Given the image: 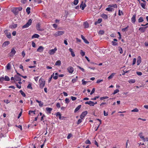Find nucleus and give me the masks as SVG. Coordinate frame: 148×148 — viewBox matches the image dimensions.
<instances>
[{"label":"nucleus","instance_id":"obj_25","mask_svg":"<svg viewBox=\"0 0 148 148\" xmlns=\"http://www.w3.org/2000/svg\"><path fill=\"white\" fill-rule=\"evenodd\" d=\"M81 105H79L74 110V112L75 113L77 111L81 108Z\"/></svg>","mask_w":148,"mask_h":148},{"label":"nucleus","instance_id":"obj_5","mask_svg":"<svg viewBox=\"0 0 148 148\" xmlns=\"http://www.w3.org/2000/svg\"><path fill=\"white\" fill-rule=\"evenodd\" d=\"M67 70L68 72L70 73H72L74 71L73 68L71 66H70L68 67Z\"/></svg>","mask_w":148,"mask_h":148},{"label":"nucleus","instance_id":"obj_46","mask_svg":"<svg viewBox=\"0 0 148 148\" xmlns=\"http://www.w3.org/2000/svg\"><path fill=\"white\" fill-rule=\"evenodd\" d=\"M119 92V90H118V89H116L114 91V92L113 93V95H114V94H116V93H118V92Z\"/></svg>","mask_w":148,"mask_h":148},{"label":"nucleus","instance_id":"obj_31","mask_svg":"<svg viewBox=\"0 0 148 148\" xmlns=\"http://www.w3.org/2000/svg\"><path fill=\"white\" fill-rule=\"evenodd\" d=\"M115 73H113L111 74V75L109 76L108 77V79H112L113 77L114 76V75H115Z\"/></svg>","mask_w":148,"mask_h":148},{"label":"nucleus","instance_id":"obj_41","mask_svg":"<svg viewBox=\"0 0 148 148\" xmlns=\"http://www.w3.org/2000/svg\"><path fill=\"white\" fill-rule=\"evenodd\" d=\"M140 5L144 9L145 8V3H140Z\"/></svg>","mask_w":148,"mask_h":148},{"label":"nucleus","instance_id":"obj_9","mask_svg":"<svg viewBox=\"0 0 148 148\" xmlns=\"http://www.w3.org/2000/svg\"><path fill=\"white\" fill-rule=\"evenodd\" d=\"M86 6V4L85 3H84L82 1L80 5V7L81 8L82 10H83Z\"/></svg>","mask_w":148,"mask_h":148},{"label":"nucleus","instance_id":"obj_61","mask_svg":"<svg viewBox=\"0 0 148 148\" xmlns=\"http://www.w3.org/2000/svg\"><path fill=\"white\" fill-rule=\"evenodd\" d=\"M4 80V78L3 77H0V81L2 82Z\"/></svg>","mask_w":148,"mask_h":148},{"label":"nucleus","instance_id":"obj_23","mask_svg":"<svg viewBox=\"0 0 148 148\" xmlns=\"http://www.w3.org/2000/svg\"><path fill=\"white\" fill-rule=\"evenodd\" d=\"M61 62L60 60H58L55 63V65L60 66L61 65Z\"/></svg>","mask_w":148,"mask_h":148},{"label":"nucleus","instance_id":"obj_35","mask_svg":"<svg viewBox=\"0 0 148 148\" xmlns=\"http://www.w3.org/2000/svg\"><path fill=\"white\" fill-rule=\"evenodd\" d=\"M36 29H37L38 30H40V31H41L42 30V29H40V25L39 24H38L37 25H36Z\"/></svg>","mask_w":148,"mask_h":148},{"label":"nucleus","instance_id":"obj_48","mask_svg":"<svg viewBox=\"0 0 148 148\" xmlns=\"http://www.w3.org/2000/svg\"><path fill=\"white\" fill-rule=\"evenodd\" d=\"M78 3V0H74L73 1V4L75 5H77Z\"/></svg>","mask_w":148,"mask_h":148},{"label":"nucleus","instance_id":"obj_54","mask_svg":"<svg viewBox=\"0 0 148 148\" xmlns=\"http://www.w3.org/2000/svg\"><path fill=\"white\" fill-rule=\"evenodd\" d=\"M85 143L86 144H91V142H90V141L89 140H87L85 141Z\"/></svg>","mask_w":148,"mask_h":148},{"label":"nucleus","instance_id":"obj_40","mask_svg":"<svg viewBox=\"0 0 148 148\" xmlns=\"http://www.w3.org/2000/svg\"><path fill=\"white\" fill-rule=\"evenodd\" d=\"M6 68L8 70H10L11 69V65L9 63H8L6 66Z\"/></svg>","mask_w":148,"mask_h":148},{"label":"nucleus","instance_id":"obj_3","mask_svg":"<svg viewBox=\"0 0 148 148\" xmlns=\"http://www.w3.org/2000/svg\"><path fill=\"white\" fill-rule=\"evenodd\" d=\"M57 50V49L56 47H55L53 49H51L49 50V53L51 55H53Z\"/></svg>","mask_w":148,"mask_h":148},{"label":"nucleus","instance_id":"obj_53","mask_svg":"<svg viewBox=\"0 0 148 148\" xmlns=\"http://www.w3.org/2000/svg\"><path fill=\"white\" fill-rule=\"evenodd\" d=\"M27 88L28 89H32V85L31 84H29L27 86Z\"/></svg>","mask_w":148,"mask_h":148},{"label":"nucleus","instance_id":"obj_4","mask_svg":"<svg viewBox=\"0 0 148 148\" xmlns=\"http://www.w3.org/2000/svg\"><path fill=\"white\" fill-rule=\"evenodd\" d=\"M64 32L63 31H59L56 32L55 34V36H60L61 35H62L64 34Z\"/></svg>","mask_w":148,"mask_h":148},{"label":"nucleus","instance_id":"obj_56","mask_svg":"<svg viewBox=\"0 0 148 148\" xmlns=\"http://www.w3.org/2000/svg\"><path fill=\"white\" fill-rule=\"evenodd\" d=\"M56 106L58 108H60V103H56Z\"/></svg>","mask_w":148,"mask_h":148},{"label":"nucleus","instance_id":"obj_51","mask_svg":"<svg viewBox=\"0 0 148 148\" xmlns=\"http://www.w3.org/2000/svg\"><path fill=\"white\" fill-rule=\"evenodd\" d=\"M104 31L103 30H100L99 32V34H103L104 33Z\"/></svg>","mask_w":148,"mask_h":148},{"label":"nucleus","instance_id":"obj_20","mask_svg":"<svg viewBox=\"0 0 148 148\" xmlns=\"http://www.w3.org/2000/svg\"><path fill=\"white\" fill-rule=\"evenodd\" d=\"M138 136L140 137V138L143 140L144 141H145V138H144V137L142 135V133H140L139 134Z\"/></svg>","mask_w":148,"mask_h":148},{"label":"nucleus","instance_id":"obj_37","mask_svg":"<svg viewBox=\"0 0 148 148\" xmlns=\"http://www.w3.org/2000/svg\"><path fill=\"white\" fill-rule=\"evenodd\" d=\"M4 80L6 81H9L10 80L9 77L7 76H5V77Z\"/></svg>","mask_w":148,"mask_h":148},{"label":"nucleus","instance_id":"obj_28","mask_svg":"<svg viewBox=\"0 0 148 148\" xmlns=\"http://www.w3.org/2000/svg\"><path fill=\"white\" fill-rule=\"evenodd\" d=\"M128 27L129 26H128L125 28L122 29V31L123 32H126L127 31Z\"/></svg>","mask_w":148,"mask_h":148},{"label":"nucleus","instance_id":"obj_24","mask_svg":"<svg viewBox=\"0 0 148 148\" xmlns=\"http://www.w3.org/2000/svg\"><path fill=\"white\" fill-rule=\"evenodd\" d=\"M102 21V19L101 18L99 19L97 21H96L95 23H94L95 25H96L97 24L100 23Z\"/></svg>","mask_w":148,"mask_h":148},{"label":"nucleus","instance_id":"obj_10","mask_svg":"<svg viewBox=\"0 0 148 148\" xmlns=\"http://www.w3.org/2000/svg\"><path fill=\"white\" fill-rule=\"evenodd\" d=\"M85 103L86 104H88L91 106H94V102L91 101H86Z\"/></svg>","mask_w":148,"mask_h":148},{"label":"nucleus","instance_id":"obj_58","mask_svg":"<svg viewBox=\"0 0 148 148\" xmlns=\"http://www.w3.org/2000/svg\"><path fill=\"white\" fill-rule=\"evenodd\" d=\"M39 36L37 34H35L32 36V37H39Z\"/></svg>","mask_w":148,"mask_h":148},{"label":"nucleus","instance_id":"obj_22","mask_svg":"<svg viewBox=\"0 0 148 148\" xmlns=\"http://www.w3.org/2000/svg\"><path fill=\"white\" fill-rule=\"evenodd\" d=\"M101 16L102 18L105 19H107L108 18V16L104 14H102Z\"/></svg>","mask_w":148,"mask_h":148},{"label":"nucleus","instance_id":"obj_1","mask_svg":"<svg viewBox=\"0 0 148 148\" xmlns=\"http://www.w3.org/2000/svg\"><path fill=\"white\" fill-rule=\"evenodd\" d=\"M40 87L42 88L45 86V81L43 78H41L39 81Z\"/></svg>","mask_w":148,"mask_h":148},{"label":"nucleus","instance_id":"obj_39","mask_svg":"<svg viewBox=\"0 0 148 148\" xmlns=\"http://www.w3.org/2000/svg\"><path fill=\"white\" fill-rule=\"evenodd\" d=\"M20 93L21 94V95L23 97H25L26 96L25 94L23 92V91H22V90H20L19 91Z\"/></svg>","mask_w":148,"mask_h":148},{"label":"nucleus","instance_id":"obj_64","mask_svg":"<svg viewBox=\"0 0 148 148\" xmlns=\"http://www.w3.org/2000/svg\"><path fill=\"white\" fill-rule=\"evenodd\" d=\"M136 61V58H134V59L133 60V63H132L133 65H134L135 64Z\"/></svg>","mask_w":148,"mask_h":148},{"label":"nucleus","instance_id":"obj_2","mask_svg":"<svg viewBox=\"0 0 148 148\" xmlns=\"http://www.w3.org/2000/svg\"><path fill=\"white\" fill-rule=\"evenodd\" d=\"M32 23V20L31 19H29L28 22L22 27L23 28H25L29 27V26L31 25Z\"/></svg>","mask_w":148,"mask_h":148},{"label":"nucleus","instance_id":"obj_43","mask_svg":"<svg viewBox=\"0 0 148 148\" xmlns=\"http://www.w3.org/2000/svg\"><path fill=\"white\" fill-rule=\"evenodd\" d=\"M112 45L114 46H116L118 45V43L115 41H112Z\"/></svg>","mask_w":148,"mask_h":148},{"label":"nucleus","instance_id":"obj_38","mask_svg":"<svg viewBox=\"0 0 148 148\" xmlns=\"http://www.w3.org/2000/svg\"><path fill=\"white\" fill-rule=\"evenodd\" d=\"M119 50V51L120 53L121 54L123 52V51L122 48L120 47H118Z\"/></svg>","mask_w":148,"mask_h":148},{"label":"nucleus","instance_id":"obj_30","mask_svg":"<svg viewBox=\"0 0 148 148\" xmlns=\"http://www.w3.org/2000/svg\"><path fill=\"white\" fill-rule=\"evenodd\" d=\"M46 110L47 111H48L49 113H51V111L52 110V108H48V107L46 108Z\"/></svg>","mask_w":148,"mask_h":148},{"label":"nucleus","instance_id":"obj_15","mask_svg":"<svg viewBox=\"0 0 148 148\" xmlns=\"http://www.w3.org/2000/svg\"><path fill=\"white\" fill-rule=\"evenodd\" d=\"M12 11L15 15H16L18 13V11L16 8H14L13 9Z\"/></svg>","mask_w":148,"mask_h":148},{"label":"nucleus","instance_id":"obj_42","mask_svg":"<svg viewBox=\"0 0 148 148\" xmlns=\"http://www.w3.org/2000/svg\"><path fill=\"white\" fill-rule=\"evenodd\" d=\"M80 53L82 56H84L85 55V53L82 50H81Z\"/></svg>","mask_w":148,"mask_h":148},{"label":"nucleus","instance_id":"obj_27","mask_svg":"<svg viewBox=\"0 0 148 148\" xmlns=\"http://www.w3.org/2000/svg\"><path fill=\"white\" fill-rule=\"evenodd\" d=\"M130 84L134 83L136 82V80L134 79H131L128 81Z\"/></svg>","mask_w":148,"mask_h":148},{"label":"nucleus","instance_id":"obj_14","mask_svg":"<svg viewBox=\"0 0 148 148\" xmlns=\"http://www.w3.org/2000/svg\"><path fill=\"white\" fill-rule=\"evenodd\" d=\"M10 44V42L9 41H5L2 45V47H5L8 45Z\"/></svg>","mask_w":148,"mask_h":148},{"label":"nucleus","instance_id":"obj_45","mask_svg":"<svg viewBox=\"0 0 148 148\" xmlns=\"http://www.w3.org/2000/svg\"><path fill=\"white\" fill-rule=\"evenodd\" d=\"M82 84L83 85H86L87 83V82L85 81L84 79H82Z\"/></svg>","mask_w":148,"mask_h":148},{"label":"nucleus","instance_id":"obj_33","mask_svg":"<svg viewBox=\"0 0 148 148\" xmlns=\"http://www.w3.org/2000/svg\"><path fill=\"white\" fill-rule=\"evenodd\" d=\"M84 42L87 44H88L89 43V42L85 38H82Z\"/></svg>","mask_w":148,"mask_h":148},{"label":"nucleus","instance_id":"obj_21","mask_svg":"<svg viewBox=\"0 0 148 148\" xmlns=\"http://www.w3.org/2000/svg\"><path fill=\"white\" fill-rule=\"evenodd\" d=\"M36 101L39 103V105L40 107H42L43 105V103L41 101H39L38 100H36Z\"/></svg>","mask_w":148,"mask_h":148},{"label":"nucleus","instance_id":"obj_63","mask_svg":"<svg viewBox=\"0 0 148 148\" xmlns=\"http://www.w3.org/2000/svg\"><path fill=\"white\" fill-rule=\"evenodd\" d=\"M11 33L10 32H8L6 34L7 37H10L11 36Z\"/></svg>","mask_w":148,"mask_h":148},{"label":"nucleus","instance_id":"obj_47","mask_svg":"<svg viewBox=\"0 0 148 148\" xmlns=\"http://www.w3.org/2000/svg\"><path fill=\"white\" fill-rule=\"evenodd\" d=\"M108 98V97L107 96H105L102 97H101L100 98V99L101 100H103L104 99H107Z\"/></svg>","mask_w":148,"mask_h":148},{"label":"nucleus","instance_id":"obj_19","mask_svg":"<svg viewBox=\"0 0 148 148\" xmlns=\"http://www.w3.org/2000/svg\"><path fill=\"white\" fill-rule=\"evenodd\" d=\"M83 25L85 28H88L89 27L88 23L86 21L84 22Z\"/></svg>","mask_w":148,"mask_h":148},{"label":"nucleus","instance_id":"obj_17","mask_svg":"<svg viewBox=\"0 0 148 148\" xmlns=\"http://www.w3.org/2000/svg\"><path fill=\"white\" fill-rule=\"evenodd\" d=\"M43 47L42 46H40L38 47L37 49V51L39 52H42L43 50Z\"/></svg>","mask_w":148,"mask_h":148},{"label":"nucleus","instance_id":"obj_50","mask_svg":"<svg viewBox=\"0 0 148 148\" xmlns=\"http://www.w3.org/2000/svg\"><path fill=\"white\" fill-rule=\"evenodd\" d=\"M65 101L66 103H68L70 102V100L69 99L66 98L65 99Z\"/></svg>","mask_w":148,"mask_h":148},{"label":"nucleus","instance_id":"obj_36","mask_svg":"<svg viewBox=\"0 0 148 148\" xmlns=\"http://www.w3.org/2000/svg\"><path fill=\"white\" fill-rule=\"evenodd\" d=\"M143 21V17H140L138 19V22L139 23H141Z\"/></svg>","mask_w":148,"mask_h":148},{"label":"nucleus","instance_id":"obj_59","mask_svg":"<svg viewBox=\"0 0 148 148\" xmlns=\"http://www.w3.org/2000/svg\"><path fill=\"white\" fill-rule=\"evenodd\" d=\"M72 135L71 134H69L67 136V138L68 139H69L72 136Z\"/></svg>","mask_w":148,"mask_h":148},{"label":"nucleus","instance_id":"obj_18","mask_svg":"<svg viewBox=\"0 0 148 148\" xmlns=\"http://www.w3.org/2000/svg\"><path fill=\"white\" fill-rule=\"evenodd\" d=\"M56 116L57 117H59V118L60 119H63V118H62L61 114L60 112H57L56 114Z\"/></svg>","mask_w":148,"mask_h":148},{"label":"nucleus","instance_id":"obj_49","mask_svg":"<svg viewBox=\"0 0 148 148\" xmlns=\"http://www.w3.org/2000/svg\"><path fill=\"white\" fill-rule=\"evenodd\" d=\"M138 111H139L138 110L137 108H135L134 109L132 110L131 112H138Z\"/></svg>","mask_w":148,"mask_h":148},{"label":"nucleus","instance_id":"obj_26","mask_svg":"<svg viewBox=\"0 0 148 148\" xmlns=\"http://www.w3.org/2000/svg\"><path fill=\"white\" fill-rule=\"evenodd\" d=\"M108 6L109 7H110L111 8V7H113L114 8H117V6L116 4H110L108 5Z\"/></svg>","mask_w":148,"mask_h":148},{"label":"nucleus","instance_id":"obj_6","mask_svg":"<svg viewBox=\"0 0 148 148\" xmlns=\"http://www.w3.org/2000/svg\"><path fill=\"white\" fill-rule=\"evenodd\" d=\"M16 53V51L15 50L14 48H12L11 49V51L10 53V56H12L14 55Z\"/></svg>","mask_w":148,"mask_h":148},{"label":"nucleus","instance_id":"obj_60","mask_svg":"<svg viewBox=\"0 0 148 148\" xmlns=\"http://www.w3.org/2000/svg\"><path fill=\"white\" fill-rule=\"evenodd\" d=\"M82 122V119H79L77 123V124H79L80 123H81Z\"/></svg>","mask_w":148,"mask_h":148},{"label":"nucleus","instance_id":"obj_11","mask_svg":"<svg viewBox=\"0 0 148 148\" xmlns=\"http://www.w3.org/2000/svg\"><path fill=\"white\" fill-rule=\"evenodd\" d=\"M141 62V58L140 56H138L137 61V64L138 65H139Z\"/></svg>","mask_w":148,"mask_h":148},{"label":"nucleus","instance_id":"obj_13","mask_svg":"<svg viewBox=\"0 0 148 148\" xmlns=\"http://www.w3.org/2000/svg\"><path fill=\"white\" fill-rule=\"evenodd\" d=\"M147 27V26L145 27H140L139 30L142 32H144L145 30L146 29Z\"/></svg>","mask_w":148,"mask_h":148},{"label":"nucleus","instance_id":"obj_12","mask_svg":"<svg viewBox=\"0 0 148 148\" xmlns=\"http://www.w3.org/2000/svg\"><path fill=\"white\" fill-rule=\"evenodd\" d=\"M136 14H134L133 15L132 17L131 18V21L132 22L134 23H135L136 21Z\"/></svg>","mask_w":148,"mask_h":148},{"label":"nucleus","instance_id":"obj_57","mask_svg":"<svg viewBox=\"0 0 148 148\" xmlns=\"http://www.w3.org/2000/svg\"><path fill=\"white\" fill-rule=\"evenodd\" d=\"M95 88H93V89H92V90L90 93V95H92V94H93L95 92Z\"/></svg>","mask_w":148,"mask_h":148},{"label":"nucleus","instance_id":"obj_8","mask_svg":"<svg viewBox=\"0 0 148 148\" xmlns=\"http://www.w3.org/2000/svg\"><path fill=\"white\" fill-rule=\"evenodd\" d=\"M14 80L17 81H21V79L20 76H19L17 75H15L14 76Z\"/></svg>","mask_w":148,"mask_h":148},{"label":"nucleus","instance_id":"obj_29","mask_svg":"<svg viewBox=\"0 0 148 148\" xmlns=\"http://www.w3.org/2000/svg\"><path fill=\"white\" fill-rule=\"evenodd\" d=\"M113 9V8L110 7H109L106 8V10L109 12H112V11Z\"/></svg>","mask_w":148,"mask_h":148},{"label":"nucleus","instance_id":"obj_44","mask_svg":"<svg viewBox=\"0 0 148 148\" xmlns=\"http://www.w3.org/2000/svg\"><path fill=\"white\" fill-rule=\"evenodd\" d=\"M123 15V14L122 11H121L120 10H119L118 15L119 16H121V15Z\"/></svg>","mask_w":148,"mask_h":148},{"label":"nucleus","instance_id":"obj_16","mask_svg":"<svg viewBox=\"0 0 148 148\" xmlns=\"http://www.w3.org/2000/svg\"><path fill=\"white\" fill-rule=\"evenodd\" d=\"M69 50L71 52V56L73 57H75V54L74 52L73 51V49L71 48H70L69 49Z\"/></svg>","mask_w":148,"mask_h":148},{"label":"nucleus","instance_id":"obj_32","mask_svg":"<svg viewBox=\"0 0 148 148\" xmlns=\"http://www.w3.org/2000/svg\"><path fill=\"white\" fill-rule=\"evenodd\" d=\"M17 26V24H15L13 25H11L10 26V28L12 29H14L16 28Z\"/></svg>","mask_w":148,"mask_h":148},{"label":"nucleus","instance_id":"obj_34","mask_svg":"<svg viewBox=\"0 0 148 148\" xmlns=\"http://www.w3.org/2000/svg\"><path fill=\"white\" fill-rule=\"evenodd\" d=\"M30 8L29 7H27L26 9V12H27L28 14H29L30 12Z\"/></svg>","mask_w":148,"mask_h":148},{"label":"nucleus","instance_id":"obj_55","mask_svg":"<svg viewBox=\"0 0 148 148\" xmlns=\"http://www.w3.org/2000/svg\"><path fill=\"white\" fill-rule=\"evenodd\" d=\"M71 99L73 101L76 100L77 99L76 97H73V96H71Z\"/></svg>","mask_w":148,"mask_h":148},{"label":"nucleus","instance_id":"obj_7","mask_svg":"<svg viewBox=\"0 0 148 148\" xmlns=\"http://www.w3.org/2000/svg\"><path fill=\"white\" fill-rule=\"evenodd\" d=\"M87 112L85 111L82 112V114L80 115V118L81 119H83L85 117V116L87 114Z\"/></svg>","mask_w":148,"mask_h":148},{"label":"nucleus","instance_id":"obj_62","mask_svg":"<svg viewBox=\"0 0 148 148\" xmlns=\"http://www.w3.org/2000/svg\"><path fill=\"white\" fill-rule=\"evenodd\" d=\"M136 73L138 75H142V73L140 72H137Z\"/></svg>","mask_w":148,"mask_h":148},{"label":"nucleus","instance_id":"obj_52","mask_svg":"<svg viewBox=\"0 0 148 148\" xmlns=\"http://www.w3.org/2000/svg\"><path fill=\"white\" fill-rule=\"evenodd\" d=\"M77 67L79 68L80 69H81L83 72H84L85 70L83 68H81V67L79 66H77Z\"/></svg>","mask_w":148,"mask_h":148}]
</instances>
